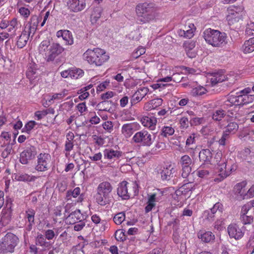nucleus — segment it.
Wrapping results in <instances>:
<instances>
[{"label": "nucleus", "mask_w": 254, "mask_h": 254, "mask_svg": "<svg viewBox=\"0 0 254 254\" xmlns=\"http://www.w3.org/2000/svg\"><path fill=\"white\" fill-rule=\"evenodd\" d=\"M136 10L138 14L137 21L140 24L155 21L159 17L158 9L152 2L139 3L136 6Z\"/></svg>", "instance_id": "nucleus-1"}, {"label": "nucleus", "mask_w": 254, "mask_h": 254, "mask_svg": "<svg viewBox=\"0 0 254 254\" xmlns=\"http://www.w3.org/2000/svg\"><path fill=\"white\" fill-rule=\"evenodd\" d=\"M203 37L205 41L213 47H223L227 44L226 34L217 30L205 29L203 32Z\"/></svg>", "instance_id": "nucleus-2"}, {"label": "nucleus", "mask_w": 254, "mask_h": 254, "mask_svg": "<svg viewBox=\"0 0 254 254\" xmlns=\"http://www.w3.org/2000/svg\"><path fill=\"white\" fill-rule=\"evenodd\" d=\"M109 58L104 50L98 48L88 49L83 54V59L88 64H103L107 62Z\"/></svg>", "instance_id": "nucleus-3"}, {"label": "nucleus", "mask_w": 254, "mask_h": 254, "mask_svg": "<svg viewBox=\"0 0 254 254\" xmlns=\"http://www.w3.org/2000/svg\"><path fill=\"white\" fill-rule=\"evenodd\" d=\"M254 100V95H230L224 101V108L227 109L232 107L233 110L237 111L238 106L249 104Z\"/></svg>", "instance_id": "nucleus-4"}, {"label": "nucleus", "mask_w": 254, "mask_h": 254, "mask_svg": "<svg viewBox=\"0 0 254 254\" xmlns=\"http://www.w3.org/2000/svg\"><path fill=\"white\" fill-rule=\"evenodd\" d=\"M18 242L16 236L12 233L6 234L0 241V254L13 253Z\"/></svg>", "instance_id": "nucleus-5"}, {"label": "nucleus", "mask_w": 254, "mask_h": 254, "mask_svg": "<svg viewBox=\"0 0 254 254\" xmlns=\"http://www.w3.org/2000/svg\"><path fill=\"white\" fill-rule=\"evenodd\" d=\"M113 189V186L108 181L100 183L97 188V202L101 205H105L108 203Z\"/></svg>", "instance_id": "nucleus-6"}, {"label": "nucleus", "mask_w": 254, "mask_h": 254, "mask_svg": "<svg viewBox=\"0 0 254 254\" xmlns=\"http://www.w3.org/2000/svg\"><path fill=\"white\" fill-rule=\"evenodd\" d=\"M138 185L135 182L131 184L127 181H123L120 183L117 189L118 195L123 199L129 198L131 192L135 194L137 191Z\"/></svg>", "instance_id": "nucleus-7"}, {"label": "nucleus", "mask_w": 254, "mask_h": 254, "mask_svg": "<svg viewBox=\"0 0 254 254\" xmlns=\"http://www.w3.org/2000/svg\"><path fill=\"white\" fill-rule=\"evenodd\" d=\"M155 138L148 131L143 129L135 133L132 138L133 142L140 145L150 146Z\"/></svg>", "instance_id": "nucleus-8"}, {"label": "nucleus", "mask_w": 254, "mask_h": 254, "mask_svg": "<svg viewBox=\"0 0 254 254\" xmlns=\"http://www.w3.org/2000/svg\"><path fill=\"white\" fill-rule=\"evenodd\" d=\"M51 156L48 153H41L37 157L35 169L38 172H45L51 167Z\"/></svg>", "instance_id": "nucleus-9"}, {"label": "nucleus", "mask_w": 254, "mask_h": 254, "mask_svg": "<svg viewBox=\"0 0 254 254\" xmlns=\"http://www.w3.org/2000/svg\"><path fill=\"white\" fill-rule=\"evenodd\" d=\"M224 102L221 106V108L216 110L212 115V119L216 121H220L225 116L236 119L237 118V111H234L232 107L226 109L224 108Z\"/></svg>", "instance_id": "nucleus-10"}, {"label": "nucleus", "mask_w": 254, "mask_h": 254, "mask_svg": "<svg viewBox=\"0 0 254 254\" xmlns=\"http://www.w3.org/2000/svg\"><path fill=\"white\" fill-rule=\"evenodd\" d=\"M37 150L35 147L31 146L27 147L20 153L19 161L22 164H28L30 160L35 158Z\"/></svg>", "instance_id": "nucleus-11"}, {"label": "nucleus", "mask_w": 254, "mask_h": 254, "mask_svg": "<svg viewBox=\"0 0 254 254\" xmlns=\"http://www.w3.org/2000/svg\"><path fill=\"white\" fill-rule=\"evenodd\" d=\"M103 160H101V162L105 163L107 161H115L119 159L123 154L122 151L114 150L112 148H106L103 151Z\"/></svg>", "instance_id": "nucleus-12"}, {"label": "nucleus", "mask_w": 254, "mask_h": 254, "mask_svg": "<svg viewBox=\"0 0 254 254\" xmlns=\"http://www.w3.org/2000/svg\"><path fill=\"white\" fill-rule=\"evenodd\" d=\"M64 49L58 43H53L50 46L49 51L45 54L47 58V62H53L56 57L61 54Z\"/></svg>", "instance_id": "nucleus-13"}, {"label": "nucleus", "mask_w": 254, "mask_h": 254, "mask_svg": "<svg viewBox=\"0 0 254 254\" xmlns=\"http://www.w3.org/2000/svg\"><path fill=\"white\" fill-rule=\"evenodd\" d=\"M228 162L225 159H223L221 163L218 164L217 170L219 176L221 180H223L230 175L232 170H234V165H231L229 166Z\"/></svg>", "instance_id": "nucleus-14"}, {"label": "nucleus", "mask_w": 254, "mask_h": 254, "mask_svg": "<svg viewBox=\"0 0 254 254\" xmlns=\"http://www.w3.org/2000/svg\"><path fill=\"white\" fill-rule=\"evenodd\" d=\"M41 20V16L32 15L30 18V21L25 26L24 29L29 34H31V36L32 37L37 29L39 22Z\"/></svg>", "instance_id": "nucleus-15"}, {"label": "nucleus", "mask_w": 254, "mask_h": 254, "mask_svg": "<svg viewBox=\"0 0 254 254\" xmlns=\"http://www.w3.org/2000/svg\"><path fill=\"white\" fill-rule=\"evenodd\" d=\"M67 6L74 12L81 11L86 7V0H66Z\"/></svg>", "instance_id": "nucleus-16"}, {"label": "nucleus", "mask_w": 254, "mask_h": 254, "mask_svg": "<svg viewBox=\"0 0 254 254\" xmlns=\"http://www.w3.org/2000/svg\"><path fill=\"white\" fill-rule=\"evenodd\" d=\"M247 183L243 181L237 183L234 187V193L236 198L239 200L245 199Z\"/></svg>", "instance_id": "nucleus-17"}, {"label": "nucleus", "mask_w": 254, "mask_h": 254, "mask_svg": "<svg viewBox=\"0 0 254 254\" xmlns=\"http://www.w3.org/2000/svg\"><path fill=\"white\" fill-rule=\"evenodd\" d=\"M139 124L136 123L125 124L122 127V133L126 138L130 137L135 130L138 129Z\"/></svg>", "instance_id": "nucleus-18"}, {"label": "nucleus", "mask_w": 254, "mask_h": 254, "mask_svg": "<svg viewBox=\"0 0 254 254\" xmlns=\"http://www.w3.org/2000/svg\"><path fill=\"white\" fill-rule=\"evenodd\" d=\"M211 75L212 77L210 78V80L212 86L227 79V76L224 74V71L222 69L213 72L211 73Z\"/></svg>", "instance_id": "nucleus-19"}, {"label": "nucleus", "mask_w": 254, "mask_h": 254, "mask_svg": "<svg viewBox=\"0 0 254 254\" xmlns=\"http://www.w3.org/2000/svg\"><path fill=\"white\" fill-rule=\"evenodd\" d=\"M228 233L231 238L239 240L244 235V232L236 224H231L228 227Z\"/></svg>", "instance_id": "nucleus-20"}, {"label": "nucleus", "mask_w": 254, "mask_h": 254, "mask_svg": "<svg viewBox=\"0 0 254 254\" xmlns=\"http://www.w3.org/2000/svg\"><path fill=\"white\" fill-rule=\"evenodd\" d=\"M197 237L201 241L205 243L213 242L215 238V235L210 231L205 230H200L197 234Z\"/></svg>", "instance_id": "nucleus-21"}, {"label": "nucleus", "mask_w": 254, "mask_h": 254, "mask_svg": "<svg viewBox=\"0 0 254 254\" xmlns=\"http://www.w3.org/2000/svg\"><path fill=\"white\" fill-rule=\"evenodd\" d=\"M56 36L58 38L62 37L66 45H71L73 40L71 32L67 30H60L57 31Z\"/></svg>", "instance_id": "nucleus-22"}, {"label": "nucleus", "mask_w": 254, "mask_h": 254, "mask_svg": "<svg viewBox=\"0 0 254 254\" xmlns=\"http://www.w3.org/2000/svg\"><path fill=\"white\" fill-rule=\"evenodd\" d=\"M83 219L84 216L81 214L80 210L76 209L68 215L66 217V221L70 224H73L80 221H82Z\"/></svg>", "instance_id": "nucleus-23"}, {"label": "nucleus", "mask_w": 254, "mask_h": 254, "mask_svg": "<svg viewBox=\"0 0 254 254\" xmlns=\"http://www.w3.org/2000/svg\"><path fill=\"white\" fill-rule=\"evenodd\" d=\"M79 196L77 202H81L83 200L82 194H81V189L79 187H76L73 190H68L66 192L65 199L67 200H71L72 198H76Z\"/></svg>", "instance_id": "nucleus-24"}, {"label": "nucleus", "mask_w": 254, "mask_h": 254, "mask_svg": "<svg viewBox=\"0 0 254 254\" xmlns=\"http://www.w3.org/2000/svg\"><path fill=\"white\" fill-rule=\"evenodd\" d=\"M35 214V211L32 208H28L25 211V218L27 219L28 224L26 227V230L30 231L32 230L33 225H34V217Z\"/></svg>", "instance_id": "nucleus-25"}, {"label": "nucleus", "mask_w": 254, "mask_h": 254, "mask_svg": "<svg viewBox=\"0 0 254 254\" xmlns=\"http://www.w3.org/2000/svg\"><path fill=\"white\" fill-rule=\"evenodd\" d=\"M142 125L151 130H153L157 123V119L153 116H145L141 119Z\"/></svg>", "instance_id": "nucleus-26"}, {"label": "nucleus", "mask_w": 254, "mask_h": 254, "mask_svg": "<svg viewBox=\"0 0 254 254\" xmlns=\"http://www.w3.org/2000/svg\"><path fill=\"white\" fill-rule=\"evenodd\" d=\"M174 168L171 165L164 167L160 172L161 177L163 181L170 180L173 177Z\"/></svg>", "instance_id": "nucleus-27"}, {"label": "nucleus", "mask_w": 254, "mask_h": 254, "mask_svg": "<svg viewBox=\"0 0 254 254\" xmlns=\"http://www.w3.org/2000/svg\"><path fill=\"white\" fill-rule=\"evenodd\" d=\"M21 24L17 18H13L9 21L7 30L10 33V38H13L16 35V31L19 27H21Z\"/></svg>", "instance_id": "nucleus-28"}, {"label": "nucleus", "mask_w": 254, "mask_h": 254, "mask_svg": "<svg viewBox=\"0 0 254 254\" xmlns=\"http://www.w3.org/2000/svg\"><path fill=\"white\" fill-rule=\"evenodd\" d=\"M189 27H185V29H180L178 31V35L181 37L190 39L193 35L194 25L193 24H190Z\"/></svg>", "instance_id": "nucleus-29"}, {"label": "nucleus", "mask_w": 254, "mask_h": 254, "mask_svg": "<svg viewBox=\"0 0 254 254\" xmlns=\"http://www.w3.org/2000/svg\"><path fill=\"white\" fill-rule=\"evenodd\" d=\"M194 187L192 182L185 183L175 191L177 196L182 195H186L189 191H191Z\"/></svg>", "instance_id": "nucleus-30"}, {"label": "nucleus", "mask_w": 254, "mask_h": 254, "mask_svg": "<svg viewBox=\"0 0 254 254\" xmlns=\"http://www.w3.org/2000/svg\"><path fill=\"white\" fill-rule=\"evenodd\" d=\"M31 34H29L25 29L23 30L20 36L17 41V46L19 48H22L27 44V42Z\"/></svg>", "instance_id": "nucleus-31"}, {"label": "nucleus", "mask_w": 254, "mask_h": 254, "mask_svg": "<svg viewBox=\"0 0 254 254\" xmlns=\"http://www.w3.org/2000/svg\"><path fill=\"white\" fill-rule=\"evenodd\" d=\"M212 154L208 149H202L199 153V158L200 161L209 163L212 159Z\"/></svg>", "instance_id": "nucleus-32"}, {"label": "nucleus", "mask_w": 254, "mask_h": 254, "mask_svg": "<svg viewBox=\"0 0 254 254\" xmlns=\"http://www.w3.org/2000/svg\"><path fill=\"white\" fill-rule=\"evenodd\" d=\"M244 53H250L254 51V37L246 41L242 47Z\"/></svg>", "instance_id": "nucleus-33"}, {"label": "nucleus", "mask_w": 254, "mask_h": 254, "mask_svg": "<svg viewBox=\"0 0 254 254\" xmlns=\"http://www.w3.org/2000/svg\"><path fill=\"white\" fill-rule=\"evenodd\" d=\"M238 129L239 125L237 123L230 122L225 127V130L223 131L230 136L236 133Z\"/></svg>", "instance_id": "nucleus-34"}, {"label": "nucleus", "mask_w": 254, "mask_h": 254, "mask_svg": "<svg viewBox=\"0 0 254 254\" xmlns=\"http://www.w3.org/2000/svg\"><path fill=\"white\" fill-rule=\"evenodd\" d=\"M113 102L111 100H105L100 102L97 106L100 111H107L111 112L112 110L111 105Z\"/></svg>", "instance_id": "nucleus-35"}, {"label": "nucleus", "mask_w": 254, "mask_h": 254, "mask_svg": "<svg viewBox=\"0 0 254 254\" xmlns=\"http://www.w3.org/2000/svg\"><path fill=\"white\" fill-rule=\"evenodd\" d=\"M37 177L34 176H30L25 173H18L15 176V179L18 181H34Z\"/></svg>", "instance_id": "nucleus-36"}, {"label": "nucleus", "mask_w": 254, "mask_h": 254, "mask_svg": "<svg viewBox=\"0 0 254 254\" xmlns=\"http://www.w3.org/2000/svg\"><path fill=\"white\" fill-rule=\"evenodd\" d=\"M196 137V134L191 133L187 139L186 147L188 150H194L196 148V146L194 145Z\"/></svg>", "instance_id": "nucleus-37"}, {"label": "nucleus", "mask_w": 254, "mask_h": 254, "mask_svg": "<svg viewBox=\"0 0 254 254\" xmlns=\"http://www.w3.org/2000/svg\"><path fill=\"white\" fill-rule=\"evenodd\" d=\"M162 195V192L157 190V192L148 196V202L154 204L155 206V202L159 201L161 199Z\"/></svg>", "instance_id": "nucleus-38"}, {"label": "nucleus", "mask_w": 254, "mask_h": 254, "mask_svg": "<svg viewBox=\"0 0 254 254\" xmlns=\"http://www.w3.org/2000/svg\"><path fill=\"white\" fill-rule=\"evenodd\" d=\"M202 217L204 220L209 223H212L214 220L215 215L213 212L208 209L203 211Z\"/></svg>", "instance_id": "nucleus-39"}, {"label": "nucleus", "mask_w": 254, "mask_h": 254, "mask_svg": "<svg viewBox=\"0 0 254 254\" xmlns=\"http://www.w3.org/2000/svg\"><path fill=\"white\" fill-rule=\"evenodd\" d=\"M179 164L181 165V167H191L192 160L189 155H184L181 157Z\"/></svg>", "instance_id": "nucleus-40"}, {"label": "nucleus", "mask_w": 254, "mask_h": 254, "mask_svg": "<svg viewBox=\"0 0 254 254\" xmlns=\"http://www.w3.org/2000/svg\"><path fill=\"white\" fill-rule=\"evenodd\" d=\"M37 64H32L29 66L26 71L27 77L30 79H33L35 74H38V69L36 67Z\"/></svg>", "instance_id": "nucleus-41"}, {"label": "nucleus", "mask_w": 254, "mask_h": 254, "mask_svg": "<svg viewBox=\"0 0 254 254\" xmlns=\"http://www.w3.org/2000/svg\"><path fill=\"white\" fill-rule=\"evenodd\" d=\"M69 70V76L72 78L77 79L83 75L84 72L80 68H73Z\"/></svg>", "instance_id": "nucleus-42"}, {"label": "nucleus", "mask_w": 254, "mask_h": 254, "mask_svg": "<svg viewBox=\"0 0 254 254\" xmlns=\"http://www.w3.org/2000/svg\"><path fill=\"white\" fill-rule=\"evenodd\" d=\"M174 132V129L171 126H164L162 128L160 134L163 137H166L173 135Z\"/></svg>", "instance_id": "nucleus-43"}, {"label": "nucleus", "mask_w": 254, "mask_h": 254, "mask_svg": "<svg viewBox=\"0 0 254 254\" xmlns=\"http://www.w3.org/2000/svg\"><path fill=\"white\" fill-rule=\"evenodd\" d=\"M206 89L202 86H198L193 88L191 91V94L193 97L200 96L206 93Z\"/></svg>", "instance_id": "nucleus-44"}, {"label": "nucleus", "mask_w": 254, "mask_h": 254, "mask_svg": "<svg viewBox=\"0 0 254 254\" xmlns=\"http://www.w3.org/2000/svg\"><path fill=\"white\" fill-rule=\"evenodd\" d=\"M242 18V15H236L233 13H229L227 16V20L229 25L234 24L235 23L238 22Z\"/></svg>", "instance_id": "nucleus-45"}, {"label": "nucleus", "mask_w": 254, "mask_h": 254, "mask_svg": "<svg viewBox=\"0 0 254 254\" xmlns=\"http://www.w3.org/2000/svg\"><path fill=\"white\" fill-rule=\"evenodd\" d=\"M68 94V90L64 89L62 92L58 93H54L50 100H49V102H51L52 100H61L63 98H64L66 95Z\"/></svg>", "instance_id": "nucleus-46"}, {"label": "nucleus", "mask_w": 254, "mask_h": 254, "mask_svg": "<svg viewBox=\"0 0 254 254\" xmlns=\"http://www.w3.org/2000/svg\"><path fill=\"white\" fill-rule=\"evenodd\" d=\"M46 238L42 234H38L36 239V244L42 247H46L48 246V242H46Z\"/></svg>", "instance_id": "nucleus-47"}, {"label": "nucleus", "mask_w": 254, "mask_h": 254, "mask_svg": "<svg viewBox=\"0 0 254 254\" xmlns=\"http://www.w3.org/2000/svg\"><path fill=\"white\" fill-rule=\"evenodd\" d=\"M250 154V149L249 148H246L240 152L239 155L242 159L248 160V162H249V159L251 157Z\"/></svg>", "instance_id": "nucleus-48"}, {"label": "nucleus", "mask_w": 254, "mask_h": 254, "mask_svg": "<svg viewBox=\"0 0 254 254\" xmlns=\"http://www.w3.org/2000/svg\"><path fill=\"white\" fill-rule=\"evenodd\" d=\"M244 8L242 6H236L233 5L228 8L229 13H233L237 15H242L241 13L243 12Z\"/></svg>", "instance_id": "nucleus-49"}, {"label": "nucleus", "mask_w": 254, "mask_h": 254, "mask_svg": "<svg viewBox=\"0 0 254 254\" xmlns=\"http://www.w3.org/2000/svg\"><path fill=\"white\" fill-rule=\"evenodd\" d=\"M125 218V214L124 212H120L115 215L113 220L116 224L120 225L124 221Z\"/></svg>", "instance_id": "nucleus-50"}, {"label": "nucleus", "mask_w": 254, "mask_h": 254, "mask_svg": "<svg viewBox=\"0 0 254 254\" xmlns=\"http://www.w3.org/2000/svg\"><path fill=\"white\" fill-rule=\"evenodd\" d=\"M240 220L244 225L250 224L253 222L254 217L247 215H241Z\"/></svg>", "instance_id": "nucleus-51"}, {"label": "nucleus", "mask_w": 254, "mask_h": 254, "mask_svg": "<svg viewBox=\"0 0 254 254\" xmlns=\"http://www.w3.org/2000/svg\"><path fill=\"white\" fill-rule=\"evenodd\" d=\"M205 123V120L203 118L195 117L193 118L190 121V125L191 126H196L203 124Z\"/></svg>", "instance_id": "nucleus-52"}, {"label": "nucleus", "mask_w": 254, "mask_h": 254, "mask_svg": "<svg viewBox=\"0 0 254 254\" xmlns=\"http://www.w3.org/2000/svg\"><path fill=\"white\" fill-rule=\"evenodd\" d=\"M209 210L214 213V214L215 215V214L217 211L219 212H222L223 210V204L219 202H216L215 204H214L212 208L209 209Z\"/></svg>", "instance_id": "nucleus-53"}, {"label": "nucleus", "mask_w": 254, "mask_h": 254, "mask_svg": "<svg viewBox=\"0 0 254 254\" xmlns=\"http://www.w3.org/2000/svg\"><path fill=\"white\" fill-rule=\"evenodd\" d=\"M50 45V42L49 40H45L43 41L39 45V52L42 53L46 52L48 49V48Z\"/></svg>", "instance_id": "nucleus-54"}, {"label": "nucleus", "mask_w": 254, "mask_h": 254, "mask_svg": "<svg viewBox=\"0 0 254 254\" xmlns=\"http://www.w3.org/2000/svg\"><path fill=\"white\" fill-rule=\"evenodd\" d=\"M180 124L182 129H186L189 127L190 121H189L188 118L183 117L180 120Z\"/></svg>", "instance_id": "nucleus-55"}, {"label": "nucleus", "mask_w": 254, "mask_h": 254, "mask_svg": "<svg viewBox=\"0 0 254 254\" xmlns=\"http://www.w3.org/2000/svg\"><path fill=\"white\" fill-rule=\"evenodd\" d=\"M165 146L163 142H158L151 149V151L153 153H156L163 150Z\"/></svg>", "instance_id": "nucleus-56"}, {"label": "nucleus", "mask_w": 254, "mask_h": 254, "mask_svg": "<svg viewBox=\"0 0 254 254\" xmlns=\"http://www.w3.org/2000/svg\"><path fill=\"white\" fill-rule=\"evenodd\" d=\"M142 100V98L135 91L132 95L130 99V103L131 106L134 105L137 103L140 102Z\"/></svg>", "instance_id": "nucleus-57"}, {"label": "nucleus", "mask_w": 254, "mask_h": 254, "mask_svg": "<svg viewBox=\"0 0 254 254\" xmlns=\"http://www.w3.org/2000/svg\"><path fill=\"white\" fill-rule=\"evenodd\" d=\"M136 92L143 99L148 93L149 89L145 87H140Z\"/></svg>", "instance_id": "nucleus-58"}, {"label": "nucleus", "mask_w": 254, "mask_h": 254, "mask_svg": "<svg viewBox=\"0 0 254 254\" xmlns=\"http://www.w3.org/2000/svg\"><path fill=\"white\" fill-rule=\"evenodd\" d=\"M116 239L118 241H123L126 239V235L123 230H117L115 233Z\"/></svg>", "instance_id": "nucleus-59"}, {"label": "nucleus", "mask_w": 254, "mask_h": 254, "mask_svg": "<svg viewBox=\"0 0 254 254\" xmlns=\"http://www.w3.org/2000/svg\"><path fill=\"white\" fill-rule=\"evenodd\" d=\"M36 124L37 123L34 121H29L25 125L23 130H25V131L29 133Z\"/></svg>", "instance_id": "nucleus-60"}, {"label": "nucleus", "mask_w": 254, "mask_h": 254, "mask_svg": "<svg viewBox=\"0 0 254 254\" xmlns=\"http://www.w3.org/2000/svg\"><path fill=\"white\" fill-rule=\"evenodd\" d=\"M12 151V146L10 144H7L5 146L4 149L1 153V157L3 158H6Z\"/></svg>", "instance_id": "nucleus-61"}, {"label": "nucleus", "mask_w": 254, "mask_h": 254, "mask_svg": "<svg viewBox=\"0 0 254 254\" xmlns=\"http://www.w3.org/2000/svg\"><path fill=\"white\" fill-rule=\"evenodd\" d=\"M145 53V49L143 47L138 48L137 50L133 52L132 54L133 58L137 59L141 55L144 54Z\"/></svg>", "instance_id": "nucleus-62"}, {"label": "nucleus", "mask_w": 254, "mask_h": 254, "mask_svg": "<svg viewBox=\"0 0 254 254\" xmlns=\"http://www.w3.org/2000/svg\"><path fill=\"white\" fill-rule=\"evenodd\" d=\"M191 171V167H182V177L183 178H187Z\"/></svg>", "instance_id": "nucleus-63"}, {"label": "nucleus", "mask_w": 254, "mask_h": 254, "mask_svg": "<svg viewBox=\"0 0 254 254\" xmlns=\"http://www.w3.org/2000/svg\"><path fill=\"white\" fill-rule=\"evenodd\" d=\"M245 199H248L254 196V185H252L249 190L246 192Z\"/></svg>", "instance_id": "nucleus-64"}]
</instances>
